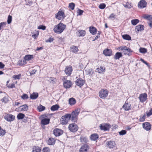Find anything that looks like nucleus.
<instances>
[{
	"instance_id": "1",
	"label": "nucleus",
	"mask_w": 152,
	"mask_h": 152,
	"mask_svg": "<svg viewBox=\"0 0 152 152\" xmlns=\"http://www.w3.org/2000/svg\"><path fill=\"white\" fill-rule=\"evenodd\" d=\"M66 27V25L60 23L58 25L55 26L53 30L55 33L60 34L63 31Z\"/></svg>"
},
{
	"instance_id": "2",
	"label": "nucleus",
	"mask_w": 152,
	"mask_h": 152,
	"mask_svg": "<svg viewBox=\"0 0 152 152\" xmlns=\"http://www.w3.org/2000/svg\"><path fill=\"white\" fill-rule=\"evenodd\" d=\"M119 51H123V53L124 55H127L129 56L131 55V53L133 52V51L130 48H128L126 46H121L117 48Z\"/></svg>"
},
{
	"instance_id": "3",
	"label": "nucleus",
	"mask_w": 152,
	"mask_h": 152,
	"mask_svg": "<svg viewBox=\"0 0 152 152\" xmlns=\"http://www.w3.org/2000/svg\"><path fill=\"white\" fill-rule=\"evenodd\" d=\"M71 115L69 114H66L62 117L61 119V123L62 124H66L68 122L69 120H70Z\"/></svg>"
},
{
	"instance_id": "4",
	"label": "nucleus",
	"mask_w": 152,
	"mask_h": 152,
	"mask_svg": "<svg viewBox=\"0 0 152 152\" xmlns=\"http://www.w3.org/2000/svg\"><path fill=\"white\" fill-rule=\"evenodd\" d=\"M108 91L106 89H102L99 92V96L102 99H105L107 97Z\"/></svg>"
},
{
	"instance_id": "5",
	"label": "nucleus",
	"mask_w": 152,
	"mask_h": 152,
	"mask_svg": "<svg viewBox=\"0 0 152 152\" xmlns=\"http://www.w3.org/2000/svg\"><path fill=\"white\" fill-rule=\"evenodd\" d=\"M99 127L101 130L106 131L110 129L111 128V125L109 124L104 123L100 124Z\"/></svg>"
},
{
	"instance_id": "6",
	"label": "nucleus",
	"mask_w": 152,
	"mask_h": 152,
	"mask_svg": "<svg viewBox=\"0 0 152 152\" xmlns=\"http://www.w3.org/2000/svg\"><path fill=\"white\" fill-rule=\"evenodd\" d=\"M68 128L71 132H75L78 130V126L76 124L73 123L70 124L69 125Z\"/></svg>"
},
{
	"instance_id": "7",
	"label": "nucleus",
	"mask_w": 152,
	"mask_h": 152,
	"mask_svg": "<svg viewBox=\"0 0 152 152\" xmlns=\"http://www.w3.org/2000/svg\"><path fill=\"white\" fill-rule=\"evenodd\" d=\"M53 133L56 137H58L63 134V131L59 129L55 128L53 131Z\"/></svg>"
},
{
	"instance_id": "8",
	"label": "nucleus",
	"mask_w": 152,
	"mask_h": 152,
	"mask_svg": "<svg viewBox=\"0 0 152 152\" xmlns=\"http://www.w3.org/2000/svg\"><path fill=\"white\" fill-rule=\"evenodd\" d=\"M56 18L59 20H60L62 18H64L65 17V15L64 12L62 11H59L55 15Z\"/></svg>"
},
{
	"instance_id": "9",
	"label": "nucleus",
	"mask_w": 152,
	"mask_h": 152,
	"mask_svg": "<svg viewBox=\"0 0 152 152\" xmlns=\"http://www.w3.org/2000/svg\"><path fill=\"white\" fill-rule=\"evenodd\" d=\"M4 118L7 121L11 122L15 120V117L11 114H8L4 116Z\"/></svg>"
},
{
	"instance_id": "10",
	"label": "nucleus",
	"mask_w": 152,
	"mask_h": 152,
	"mask_svg": "<svg viewBox=\"0 0 152 152\" xmlns=\"http://www.w3.org/2000/svg\"><path fill=\"white\" fill-rule=\"evenodd\" d=\"M28 107L26 104H24L20 106L15 109V110L18 111H27L28 110Z\"/></svg>"
},
{
	"instance_id": "11",
	"label": "nucleus",
	"mask_w": 152,
	"mask_h": 152,
	"mask_svg": "<svg viewBox=\"0 0 152 152\" xmlns=\"http://www.w3.org/2000/svg\"><path fill=\"white\" fill-rule=\"evenodd\" d=\"M147 95L146 93L141 94L139 97L140 102L143 103L147 99Z\"/></svg>"
},
{
	"instance_id": "12",
	"label": "nucleus",
	"mask_w": 152,
	"mask_h": 152,
	"mask_svg": "<svg viewBox=\"0 0 152 152\" xmlns=\"http://www.w3.org/2000/svg\"><path fill=\"white\" fill-rule=\"evenodd\" d=\"M70 120L74 123L76 122L78 119V115L75 114L74 112H72L71 114Z\"/></svg>"
},
{
	"instance_id": "13",
	"label": "nucleus",
	"mask_w": 152,
	"mask_h": 152,
	"mask_svg": "<svg viewBox=\"0 0 152 152\" xmlns=\"http://www.w3.org/2000/svg\"><path fill=\"white\" fill-rule=\"evenodd\" d=\"M147 3L145 0H141L138 4V7L140 9L143 8L147 5Z\"/></svg>"
},
{
	"instance_id": "14",
	"label": "nucleus",
	"mask_w": 152,
	"mask_h": 152,
	"mask_svg": "<svg viewBox=\"0 0 152 152\" xmlns=\"http://www.w3.org/2000/svg\"><path fill=\"white\" fill-rule=\"evenodd\" d=\"M43 118H42L41 121V123L43 125H46L48 124L49 123L50 121V119L48 118H44V117H47L46 115H42Z\"/></svg>"
},
{
	"instance_id": "15",
	"label": "nucleus",
	"mask_w": 152,
	"mask_h": 152,
	"mask_svg": "<svg viewBox=\"0 0 152 152\" xmlns=\"http://www.w3.org/2000/svg\"><path fill=\"white\" fill-rule=\"evenodd\" d=\"M84 83L85 80L81 78L77 79L75 82L76 85L80 87L82 86Z\"/></svg>"
},
{
	"instance_id": "16",
	"label": "nucleus",
	"mask_w": 152,
	"mask_h": 152,
	"mask_svg": "<svg viewBox=\"0 0 152 152\" xmlns=\"http://www.w3.org/2000/svg\"><path fill=\"white\" fill-rule=\"evenodd\" d=\"M89 148L88 145L87 144L83 145L79 150V152H87V151Z\"/></svg>"
},
{
	"instance_id": "17",
	"label": "nucleus",
	"mask_w": 152,
	"mask_h": 152,
	"mask_svg": "<svg viewBox=\"0 0 152 152\" xmlns=\"http://www.w3.org/2000/svg\"><path fill=\"white\" fill-rule=\"evenodd\" d=\"M132 107L131 105L128 102H125L122 107V108H123L124 110L126 111H128L131 110Z\"/></svg>"
},
{
	"instance_id": "18",
	"label": "nucleus",
	"mask_w": 152,
	"mask_h": 152,
	"mask_svg": "<svg viewBox=\"0 0 152 152\" xmlns=\"http://www.w3.org/2000/svg\"><path fill=\"white\" fill-rule=\"evenodd\" d=\"M103 54L106 56H110L112 54V50L108 48L104 49L103 51Z\"/></svg>"
},
{
	"instance_id": "19",
	"label": "nucleus",
	"mask_w": 152,
	"mask_h": 152,
	"mask_svg": "<svg viewBox=\"0 0 152 152\" xmlns=\"http://www.w3.org/2000/svg\"><path fill=\"white\" fill-rule=\"evenodd\" d=\"M72 71V66H66L65 69V72L67 75L69 76L71 75Z\"/></svg>"
},
{
	"instance_id": "20",
	"label": "nucleus",
	"mask_w": 152,
	"mask_h": 152,
	"mask_svg": "<svg viewBox=\"0 0 152 152\" xmlns=\"http://www.w3.org/2000/svg\"><path fill=\"white\" fill-rule=\"evenodd\" d=\"M63 85L64 87L65 88H69L72 85V82L70 80H66L64 81Z\"/></svg>"
},
{
	"instance_id": "21",
	"label": "nucleus",
	"mask_w": 152,
	"mask_h": 152,
	"mask_svg": "<svg viewBox=\"0 0 152 152\" xmlns=\"http://www.w3.org/2000/svg\"><path fill=\"white\" fill-rule=\"evenodd\" d=\"M143 128L147 131L149 130L151 128V126L149 122H145L142 124Z\"/></svg>"
},
{
	"instance_id": "22",
	"label": "nucleus",
	"mask_w": 152,
	"mask_h": 152,
	"mask_svg": "<svg viewBox=\"0 0 152 152\" xmlns=\"http://www.w3.org/2000/svg\"><path fill=\"white\" fill-rule=\"evenodd\" d=\"M115 145V142L113 141H110L107 142V147L110 148H113Z\"/></svg>"
},
{
	"instance_id": "23",
	"label": "nucleus",
	"mask_w": 152,
	"mask_h": 152,
	"mask_svg": "<svg viewBox=\"0 0 152 152\" xmlns=\"http://www.w3.org/2000/svg\"><path fill=\"white\" fill-rule=\"evenodd\" d=\"M42 151L41 147L38 146H34L32 148L31 152H40Z\"/></svg>"
},
{
	"instance_id": "24",
	"label": "nucleus",
	"mask_w": 152,
	"mask_h": 152,
	"mask_svg": "<svg viewBox=\"0 0 152 152\" xmlns=\"http://www.w3.org/2000/svg\"><path fill=\"white\" fill-rule=\"evenodd\" d=\"M90 33L93 35L95 34L97 31V29L94 27H89Z\"/></svg>"
},
{
	"instance_id": "25",
	"label": "nucleus",
	"mask_w": 152,
	"mask_h": 152,
	"mask_svg": "<svg viewBox=\"0 0 152 152\" xmlns=\"http://www.w3.org/2000/svg\"><path fill=\"white\" fill-rule=\"evenodd\" d=\"M72 52L73 53H76L79 51L78 47L77 46L73 45L70 47Z\"/></svg>"
},
{
	"instance_id": "26",
	"label": "nucleus",
	"mask_w": 152,
	"mask_h": 152,
	"mask_svg": "<svg viewBox=\"0 0 152 152\" xmlns=\"http://www.w3.org/2000/svg\"><path fill=\"white\" fill-rule=\"evenodd\" d=\"M47 143L48 145H53L55 143V140L54 138H49L48 141Z\"/></svg>"
},
{
	"instance_id": "27",
	"label": "nucleus",
	"mask_w": 152,
	"mask_h": 152,
	"mask_svg": "<svg viewBox=\"0 0 152 152\" xmlns=\"http://www.w3.org/2000/svg\"><path fill=\"white\" fill-rule=\"evenodd\" d=\"M144 26L143 25H140L136 26L135 29L138 32L142 31L144 30Z\"/></svg>"
},
{
	"instance_id": "28",
	"label": "nucleus",
	"mask_w": 152,
	"mask_h": 152,
	"mask_svg": "<svg viewBox=\"0 0 152 152\" xmlns=\"http://www.w3.org/2000/svg\"><path fill=\"white\" fill-rule=\"evenodd\" d=\"M123 55L121 52H118L116 53L114 56V58L115 60L119 59L120 58L122 57Z\"/></svg>"
},
{
	"instance_id": "29",
	"label": "nucleus",
	"mask_w": 152,
	"mask_h": 152,
	"mask_svg": "<svg viewBox=\"0 0 152 152\" xmlns=\"http://www.w3.org/2000/svg\"><path fill=\"white\" fill-rule=\"evenodd\" d=\"M69 102L70 105H73L75 104L76 102V99L72 97L70 98L69 100Z\"/></svg>"
},
{
	"instance_id": "30",
	"label": "nucleus",
	"mask_w": 152,
	"mask_h": 152,
	"mask_svg": "<svg viewBox=\"0 0 152 152\" xmlns=\"http://www.w3.org/2000/svg\"><path fill=\"white\" fill-rule=\"evenodd\" d=\"M38 97V93L33 92L30 95V97L31 99H35Z\"/></svg>"
},
{
	"instance_id": "31",
	"label": "nucleus",
	"mask_w": 152,
	"mask_h": 152,
	"mask_svg": "<svg viewBox=\"0 0 152 152\" xmlns=\"http://www.w3.org/2000/svg\"><path fill=\"white\" fill-rule=\"evenodd\" d=\"M143 18L145 19L149 20H152V15L147 14H144L143 15Z\"/></svg>"
},
{
	"instance_id": "32",
	"label": "nucleus",
	"mask_w": 152,
	"mask_h": 152,
	"mask_svg": "<svg viewBox=\"0 0 152 152\" xmlns=\"http://www.w3.org/2000/svg\"><path fill=\"white\" fill-rule=\"evenodd\" d=\"M99 138L98 135L96 134H94L91 135L90 138L91 140L95 141L96 140Z\"/></svg>"
},
{
	"instance_id": "33",
	"label": "nucleus",
	"mask_w": 152,
	"mask_h": 152,
	"mask_svg": "<svg viewBox=\"0 0 152 152\" xmlns=\"http://www.w3.org/2000/svg\"><path fill=\"white\" fill-rule=\"evenodd\" d=\"M59 108V106L57 104H56L52 106L50 108L51 111H55L57 110Z\"/></svg>"
},
{
	"instance_id": "34",
	"label": "nucleus",
	"mask_w": 152,
	"mask_h": 152,
	"mask_svg": "<svg viewBox=\"0 0 152 152\" xmlns=\"http://www.w3.org/2000/svg\"><path fill=\"white\" fill-rule=\"evenodd\" d=\"M122 37L123 39L126 40H131V37L128 34L123 35Z\"/></svg>"
},
{
	"instance_id": "35",
	"label": "nucleus",
	"mask_w": 152,
	"mask_h": 152,
	"mask_svg": "<svg viewBox=\"0 0 152 152\" xmlns=\"http://www.w3.org/2000/svg\"><path fill=\"white\" fill-rule=\"evenodd\" d=\"M25 117L24 114L22 113H19L17 116V118L18 120L22 119Z\"/></svg>"
},
{
	"instance_id": "36",
	"label": "nucleus",
	"mask_w": 152,
	"mask_h": 152,
	"mask_svg": "<svg viewBox=\"0 0 152 152\" xmlns=\"http://www.w3.org/2000/svg\"><path fill=\"white\" fill-rule=\"evenodd\" d=\"M33 58V56L31 55H28L25 56L24 57V59L26 61H29L32 59Z\"/></svg>"
},
{
	"instance_id": "37",
	"label": "nucleus",
	"mask_w": 152,
	"mask_h": 152,
	"mask_svg": "<svg viewBox=\"0 0 152 152\" xmlns=\"http://www.w3.org/2000/svg\"><path fill=\"white\" fill-rule=\"evenodd\" d=\"M26 63V61L25 59L24 60H20L18 61V64L20 66H22L25 65Z\"/></svg>"
},
{
	"instance_id": "38",
	"label": "nucleus",
	"mask_w": 152,
	"mask_h": 152,
	"mask_svg": "<svg viewBox=\"0 0 152 152\" xmlns=\"http://www.w3.org/2000/svg\"><path fill=\"white\" fill-rule=\"evenodd\" d=\"M78 32L80 34V37H84L86 33V31L83 30H79L78 31Z\"/></svg>"
},
{
	"instance_id": "39",
	"label": "nucleus",
	"mask_w": 152,
	"mask_h": 152,
	"mask_svg": "<svg viewBox=\"0 0 152 152\" xmlns=\"http://www.w3.org/2000/svg\"><path fill=\"white\" fill-rule=\"evenodd\" d=\"M123 5L126 8L130 9L132 7L131 4L127 2L126 3V4H123Z\"/></svg>"
},
{
	"instance_id": "40",
	"label": "nucleus",
	"mask_w": 152,
	"mask_h": 152,
	"mask_svg": "<svg viewBox=\"0 0 152 152\" xmlns=\"http://www.w3.org/2000/svg\"><path fill=\"white\" fill-rule=\"evenodd\" d=\"M87 141V138L86 137H80V141L81 142L86 143Z\"/></svg>"
},
{
	"instance_id": "41",
	"label": "nucleus",
	"mask_w": 152,
	"mask_h": 152,
	"mask_svg": "<svg viewBox=\"0 0 152 152\" xmlns=\"http://www.w3.org/2000/svg\"><path fill=\"white\" fill-rule=\"evenodd\" d=\"M139 22V20L137 19H133L131 20L132 24L133 25H136Z\"/></svg>"
},
{
	"instance_id": "42",
	"label": "nucleus",
	"mask_w": 152,
	"mask_h": 152,
	"mask_svg": "<svg viewBox=\"0 0 152 152\" xmlns=\"http://www.w3.org/2000/svg\"><path fill=\"white\" fill-rule=\"evenodd\" d=\"M88 75H92L94 73L93 70L92 69H91L87 70H86Z\"/></svg>"
},
{
	"instance_id": "43",
	"label": "nucleus",
	"mask_w": 152,
	"mask_h": 152,
	"mask_svg": "<svg viewBox=\"0 0 152 152\" xmlns=\"http://www.w3.org/2000/svg\"><path fill=\"white\" fill-rule=\"evenodd\" d=\"M45 109V108L44 106H43L41 104L40 105L38 108V110L39 112L42 111L44 110Z\"/></svg>"
},
{
	"instance_id": "44",
	"label": "nucleus",
	"mask_w": 152,
	"mask_h": 152,
	"mask_svg": "<svg viewBox=\"0 0 152 152\" xmlns=\"http://www.w3.org/2000/svg\"><path fill=\"white\" fill-rule=\"evenodd\" d=\"M1 101L2 102L4 103H7L8 102L9 99L8 96H4L1 100Z\"/></svg>"
},
{
	"instance_id": "45",
	"label": "nucleus",
	"mask_w": 152,
	"mask_h": 152,
	"mask_svg": "<svg viewBox=\"0 0 152 152\" xmlns=\"http://www.w3.org/2000/svg\"><path fill=\"white\" fill-rule=\"evenodd\" d=\"M6 133L5 130L1 128L0 131V136H3L5 135Z\"/></svg>"
},
{
	"instance_id": "46",
	"label": "nucleus",
	"mask_w": 152,
	"mask_h": 152,
	"mask_svg": "<svg viewBox=\"0 0 152 152\" xmlns=\"http://www.w3.org/2000/svg\"><path fill=\"white\" fill-rule=\"evenodd\" d=\"M139 51L141 53H144L147 52V50L144 48H140Z\"/></svg>"
},
{
	"instance_id": "47",
	"label": "nucleus",
	"mask_w": 152,
	"mask_h": 152,
	"mask_svg": "<svg viewBox=\"0 0 152 152\" xmlns=\"http://www.w3.org/2000/svg\"><path fill=\"white\" fill-rule=\"evenodd\" d=\"M75 4L73 3H71L69 4V7L70 8L71 10H73L74 9Z\"/></svg>"
},
{
	"instance_id": "48",
	"label": "nucleus",
	"mask_w": 152,
	"mask_h": 152,
	"mask_svg": "<svg viewBox=\"0 0 152 152\" xmlns=\"http://www.w3.org/2000/svg\"><path fill=\"white\" fill-rule=\"evenodd\" d=\"M42 151L43 152H50V150L49 148L45 147L43 148Z\"/></svg>"
},
{
	"instance_id": "49",
	"label": "nucleus",
	"mask_w": 152,
	"mask_h": 152,
	"mask_svg": "<svg viewBox=\"0 0 152 152\" xmlns=\"http://www.w3.org/2000/svg\"><path fill=\"white\" fill-rule=\"evenodd\" d=\"M106 7V4L104 3H101L99 6V8L101 9H103L105 8Z\"/></svg>"
},
{
	"instance_id": "50",
	"label": "nucleus",
	"mask_w": 152,
	"mask_h": 152,
	"mask_svg": "<svg viewBox=\"0 0 152 152\" xmlns=\"http://www.w3.org/2000/svg\"><path fill=\"white\" fill-rule=\"evenodd\" d=\"M77 15H81L83 14V12H84V11L79 9L77 10Z\"/></svg>"
},
{
	"instance_id": "51",
	"label": "nucleus",
	"mask_w": 152,
	"mask_h": 152,
	"mask_svg": "<svg viewBox=\"0 0 152 152\" xmlns=\"http://www.w3.org/2000/svg\"><path fill=\"white\" fill-rule=\"evenodd\" d=\"M21 76V75L20 74H19L18 75H14L12 77L15 80L19 79L20 78Z\"/></svg>"
},
{
	"instance_id": "52",
	"label": "nucleus",
	"mask_w": 152,
	"mask_h": 152,
	"mask_svg": "<svg viewBox=\"0 0 152 152\" xmlns=\"http://www.w3.org/2000/svg\"><path fill=\"white\" fill-rule=\"evenodd\" d=\"M54 40L53 37H50L48 39L45 40V42H51Z\"/></svg>"
},
{
	"instance_id": "53",
	"label": "nucleus",
	"mask_w": 152,
	"mask_h": 152,
	"mask_svg": "<svg viewBox=\"0 0 152 152\" xmlns=\"http://www.w3.org/2000/svg\"><path fill=\"white\" fill-rule=\"evenodd\" d=\"M12 17L11 16L9 15L8 16L7 20V23L9 24H10L12 22Z\"/></svg>"
},
{
	"instance_id": "54",
	"label": "nucleus",
	"mask_w": 152,
	"mask_h": 152,
	"mask_svg": "<svg viewBox=\"0 0 152 152\" xmlns=\"http://www.w3.org/2000/svg\"><path fill=\"white\" fill-rule=\"evenodd\" d=\"M21 98L23 99H25L28 98V96L27 94H24L21 96Z\"/></svg>"
},
{
	"instance_id": "55",
	"label": "nucleus",
	"mask_w": 152,
	"mask_h": 152,
	"mask_svg": "<svg viewBox=\"0 0 152 152\" xmlns=\"http://www.w3.org/2000/svg\"><path fill=\"white\" fill-rule=\"evenodd\" d=\"M80 111V108H77L76 109H75V110L73 111L72 112H74L75 114H76L78 115Z\"/></svg>"
},
{
	"instance_id": "56",
	"label": "nucleus",
	"mask_w": 152,
	"mask_h": 152,
	"mask_svg": "<svg viewBox=\"0 0 152 152\" xmlns=\"http://www.w3.org/2000/svg\"><path fill=\"white\" fill-rule=\"evenodd\" d=\"M145 114L142 117L141 116L140 118L139 121L140 122H143L145 121Z\"/></svg>"
},
{
	"instance_id": "57",
	"label": "nucleus",
	"mask_w": 152,
	"mask_h": 152,
	"mask_svg": "<svg viewBox=\"0 0 152 152\" xmlns=\"http://www.w3.org/2000/svg\"><path fill=\"white\" fill-rule=\"evenodd\" d=\"M119 134L121 135H123L126 134V130H122L119 132Z\"/></svg>"
},
{
	"instance_id": "58",
	"label": "nucleus",
	"mask_w": 152,
	"mask_h": 152,
	"mask_svg": "<svg viewBox=\"0 0 152 152\" xmlns=\"http://www.w3.org/2000/svg\"><path fill=\"white\" fill-rule=\"evenodd\" d=\"M46 27L45 26L40 25L38 26V28L39 29H42L45 30V29Z\"/></svg>"
},
{
	"instance_id": "59",
	"label": "nucleus",
	"mask_w": 152,
	"mask_h": 152,
	"mask_svg": "<svg viewBox=\"0 0 152 152\" xmlns=\"http://www.w3.org/2000/svg\"><path fill=\"white\" fill-rule=\"evenodd\" d=\"M96 69L98 72L99 73H101L103 71L104 72L103 70V69L101 67L97 68Z\"/></svg>"
},
{
	"instance_id": "60",
	"label": "nucleus",
	"mask_w": 152,
	"mask_h": 152,
	"mask_svg": "<svg viewBox=\"0 0 152 152\" xmlns=\"http://www.w3.org/2000/svg\"><path fill=\"white\" fill-rule=\"evenodd\" d=\"M152 115V108H151L148 113H147V116L149 117Z\"/></svg>"
},
{
	"instance_id": "61",
	"label": "nucleus",
	"mask_w": 152,
	"mask_h": 152,
	"mask_svg": "<svg viewBox=\"0 0 152 152\" xmlns=\"http://www.w3.org/2000/svg\"><path fill=\"white\" fill-rule=\"evenodd\" d=\"M36 71L37 70L35 69H33L30 72V75H33L34 74H35Z\"/></svg>"
},
{
	"instance_id": "62",
	"label": "nucleus",
	"mask_w": 152,
	"mask_h": 152,
	"mask_svg": "<svg viewBox=\"0 0 152 152\" xmlns=\"http://www.w3.org/2000/svg\"><path fill=\"white\" fill-rule=\"evenodd\" d=\"M115 15L113 13L111 14L110 15L109 18L112 19L113 18H115Z\"/></svg>"
},
{
	"instance_id": "63",
	"label": "nucleus",
	"mask_w": 152,
	"mask_h": 152,
	"mask_svg": "<svg viewBox=\"0 0 152 152\" xmlns=\"http://www.w3.org/2000/svg\"><path fill=\"white\" fill-rule=\"evenodd\" d=\"M5 65L3 64L1 62H0V68L3 69L4 68Z\"/></svg>"
},
{
	"instance_id": "64",
	"label": "nucleus",
	"mask_w": 152,
	"mask_h": 152,
	"mask_svg": "<svg viewBox=\"0 0 152 152\" xmlns=\"http://www.w3.org/2000/svg\"><path fill=\"white\" fill-rule=\"evenodd\" d=\"M38 36V34H34L33 35H32V37L34 38V39H35L37 38V37Z\"/></svg>"
}]
</instances>
